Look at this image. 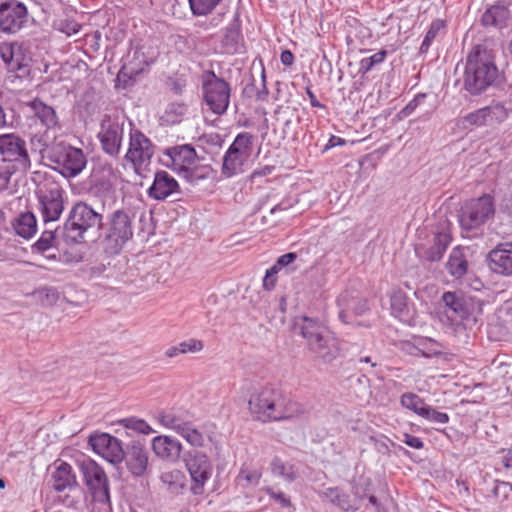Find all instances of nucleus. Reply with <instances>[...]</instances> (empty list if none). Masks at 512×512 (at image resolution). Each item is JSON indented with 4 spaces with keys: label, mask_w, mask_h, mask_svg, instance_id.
Returning <instances> with one entry per match:
<instances>
[{
    "label": "nucleus",
    "mask_w": 512,
    "mask_h": 512,
    "mask_svg": "<svg viewBox=\"0 0 512 512\" xmlns=\"http://www.w3.org/2000/svg\"><path fill=\"white\" fill-rule=\"evenodd\" d=\"M295 329L305 339L307 350L313 359L331 363L339 356L338 339L318 320L306 316L298 318L295 321Z\"/></svg>",
    "instance_id": "nucleus-1"
},
{
    "label": "nucleus",
    "mask_w": 512,
    "mask_h": 512,
    "mask_svg": "<svg viewBox=\"0 0 512 512\" xmlns=\"http://www.w3.org/2000/svg\"><path fill=\"white\" fill-rule=\"evenodd\" d=\"M248 404L251 414L261 422L291 419L304 412L301 405L287 401L279 391L271 387L253 393Z\"/></svg>",
    "instance_id": "nucleus-2"
},
{
    "label": "nucleus",
    "mask_w": 512,
    "mask_h": 512,
    "mask_svg": "<svg viewBox=\"0 0 512 512\" xmlns=\"http://www.w3.org/2000/svg\"><path fill=\"white\" fill-rule=\"evenodd\" d=\"M498 77V69L488 53L479 47L473 49L466 59L463 85L472 95H479L491 86Z\"/></svg>",
    "instance_id": "nucleus-3"
},
{
    "label": "nucleus",
    "mask_w": 512,
    "mask_h": 512,
    "mask_svg": "<svg viewBox=\"0 0 512 512\" xmlns=\"http://www.w3.org/2000/svg\"><path fill=\"white\" fill-rule=\"evenodd\" d=\"M102 220V215L88 204L76 203L62 229L65 242L74 244L84 241L85 233L89 229L100 228Z\"/></svg>",
    "instance_id": "nucleus-4"
},
{
    "label": "nucleus",
    "mask_w": 512,
    "mask_h": 512,
    "mask_svg": "<svg viewBox=\"0 0 512 512\" xmlns=\"http://www.w3.org/2000/svg\"><path fill=\"white\" fill-rule=\"evenodd\" d=\"M253 135L241 132L236 135L224 153L221 173L226 178L242 174L248 167L253 152Z\"/></svg>",
    "instance_id": "nucleus-5"
},
{
    "label": "nucleus",
    "mask_w": 512,
    "mask_h": 512,
    "mask_svg": "<svg viewBox=\"0 0 512 512\" xmlns=\"http://www.w3.org/2000/svg\"><path fill=\"white\" fill-rule=\"evenodd\" d=\"M445 306L444 317L441 321L450 326H457L463 320L473 317L480 313L482 304L473 297L465 296L460 292H445L442 296Z\"/></svg>",
    "instance_id": "nucleus-6"
},
{
    "label": "nucleus",
    "mask_w": 512,
    "mask_h": 512,
    "mask_svg": "<svg viewBox=\"0 0 512 512\" xmlns=\"http://www.w3.org/2000/svg\"><path fill=\"white\" fill-rule=\"evenodd\" d=\"M48 158L53 164L54 170L66 178H72L80 174L87 163L81 149L62 143L51 149Z\"/></svg>",
    "instance_id": "nucleus-7"
},
{
    "label": "nucleus",
    "mask_w": 512,
    "mask_h": 512,
    "mask_svg": "<svg viewBox=\"0 0 512 512\" xmlns=\"http://www.w3.org/2000/svg\"><path fill=\"white\" fill-rule=\"evenodd\" d=\"M165 165L189 182L205 178L197 174V154L193 147L180 145L168 148L165 152Z\"/></svg>",
    "instance_id": "nucleus-8"
},
{
    "label": "nucleus",
    "mask_w": 512,
    "mask_h": 512,
    "mask_svg": "<svg viewBox=\"0 0 512 512\" xmlns=\"http://www.w3.org/2000/svg\"><path fill=\"white\" fill-rule=\"evenodd\" d=\"M494 212L491 196L483 195L472 199L462 207L459 217L461 228L466 232L478 230L494 215Z\"/></svg>",
    "instance_id": "nucleus-9"
},
{
    "label": "nucleus",
    "mask_w": 512,
    "mask_h": 512,
    "mask_svg": "<svg viewBox=\"0 0 512 512\" xmlns=\"http://www.w3.org/2000/svg\"><path fill=\"white\" fill-rule=\"evenodd\" d=\"M0 160L22 173L31 168L26 141L15 133L0 134Z\"/></svg>",
    "instance_id": "nucleus-10"
},
{
    "label": "nucleus",
    "mask_w": 512,
    "mask_h": 512,
    "mask_svg": "<svg viewBox=\"0 0 512 512\" xmlns=\"http://www.w3.org/2000/svg\"><path fill=\"white\" fill-rule=\"evenodd\" d=\"M182 459L191 478V492L201 495L212 476L213 466L209 457L198 450H190Z\"/></svg>",
    "instance_id": "nucleus-11"
},
{
    "label": "nucleus",
    "mask_w": 512,
    "mask_h": 512,
    "mask_svg": "<svg viewBox=\"0 0 512 512\" xmlns=\"http://www.w3.org/2000/svg\"><path fill=\"white\" fill-rule=\"evenodd\" d=\"M203 95L206 106L216 115L227 111L230 102V88L227 82L213 72L203 76Z\"/></svg>",
    "instance_id": "nucleus-12"
},
{
    "label": "nucleus",
    "mask_w": 512,
    "mask_h": 512,
    "mask_svg": "<svg viewBox=\"0 0 512 512\" xmlns=\"http://www.w3.org/2000/svg\"><path fill=\"white\" fill-rule=\"evenodd\" d=\"M154 150V144L144 133L135 128L130 129L125 159L137 173L146 170L150 165Z\"/></svg>",
    "instance_id": "nucleus-13"
},
{
    "label": "nucleus",
    "mask_w": 512,
    "mask_h": 512,
    "mask_svg": "<svg viewBox=\"0 0 512 512\" xmlns=\"http://www.w3.org/2000/svg\"><path fill=\"white\" fill-rule=\"evenodd\" d=\"M158 56V51L150 45H140L132 48L118 73L119 80L132 79L143 73L147 67L154 63Z\"/></svg>",
    "instance_id": "nucleus-14"
},
{
    "label": "nucleus",
    "mask_w": 512,
    "mask_h": 512,
    "mask_svg": "<svg viewBox=\"0 0 512 512\" xmlns=\"http://www.w3.org/2000/svg\"><path fill=\"white\" fill-rule=\"evenodd\" d=\"M64 191L55 183L44 185L37 191L39 208L45 224L57 221L64 210Z\"/></svg>",
    "instance_id": "nucleus-15"
},
{
    "label": "nucleus",
    "mask_w": 512,
    "mask_h": 512,
    "mask_svg": "<svg viewBox=\"0 0 512 512\" xmlns=\"http://www.w3.org/2000/svg\"><path fill=\"white\" fill-rule=\"evenodd\" d=\"M80 470L93 499L101 503L108 502L109 486L104 470L91 459L83 460L80 463Z\"/></svg>",
    "instance_id": "nucleus-16"
},
{
    "label": "nucleus",
    "mask_w": 512,
    "mask_h": 512,
    "mask_svg": "<svg viewBox=\"0 0 512 512\" xmlns=\"http://www.w3.org/2000/svg\"><path fill=\"white\" fill-rule=\"evenodd\" d=\"M27 8L18 1H8L0 5V31L14 34L26 24Z\"/></svg>",
    "instance_id": "nucleus-17"
},
{
    "label": "nucleus",
    "mask_w": 512,
    "mask_h": 512,
    "mask_svg": "<svg viewBox=\"0 0 512 512\" xmlns=\"http://www.w3.org/2000/svg\"><path fill=\"white\" fill-rule=\"evenodd\" d=\"M89 443L93 451L112 464L123 461L124 451L121 441L106 433L90 436Z\"/></svg>",
    "instance_id": "nucleus-18"
},
{
    "label": "nucleus",
    "mask_w": 512,
    "mask_h": 512,
    "mask_svg": "<svg viewBox=\"0 0 512 512\" xmlns=\"http://www.w3.org/2000/svg\"><path fill=\"white\" fill-rule=\"evenodd\" d=\"M133 236L132 224L129 215L121 210L115 211L110 220L107 239L113 243L112 249L118 252Z\"/></svg>",
    "instance_id": "nucleus-19"
},
{
    "label": "nucleus",
    "mask_w": 512,
    "mask_h": 512,
    "mask_svg": "<svg viewBox=\"0 0 512 512\" xmlns=\"http://www.w3.org/2000/svg\"><path fill=\"white\" fill-rule=\"evenodd\" d=\"M339 318L345 324H354L355 316H360L368 310L367 301L355 292L344 291L337 298Z\"/></svg>",
    "instance_id": "nucleus-20"
},
{
    "label": "nucleus",
    "mask_w": 512,
    "mask_h": 512,
    "mask_svg": "<svg viewBox=\"0 0 512 512\" xmlns=\"http://www.w3.org/2000/svg\"><path fill=\"white\" fill-rule=\"evenodd\" d=\"M154 455L162 461L176 463L182 454V443L170 435H158L151 440Z\"/></svg>",
    "instance_id": "nucleus-21"
},
{
    "label": "nucleus",
    "mask_w": 512,
    "mask_h": 512,
    "mask_svg": "<svg viewBox=\"0 0 512 512\" xmlns=\"http://www.w3.org/2000/svg\"><path fill=\"white\" fill-rule=\"evenodd\" d=\"M487 261L494 273L512 276V242L497 245L488 253Z\"/></svg>",
    "instance_id": "nucleus-22"
},
{
    "label": "nucleus",
    "mask_w": 512,
    "mask_h": 512,
    "mask_svg": "<svg viewBox=\"0 0 512 512\" xmlns=\"http://www.w3.org/2000/svg\"><path fill=\"white\" fill-rule=\"evenodd\" d=\"M123 459L128 471L133 476L141 477L148 468L149 453L141 442L135 441L127 446Z\"/></svg>",
    "instance_id": "nucleus-23"
},
{
    "label": "nucleus",
    "mask_w": 512,
    "mask_h": 512,
    "mask_svg": "<svg viewBox=\"0 0 512 512\" xmlns=\"http://www.w3.org/2000/svg\"><path fill=\"white\" fill-rule=\"evenodd\" d=\"M98 136L105 153L111 156L119 154L123 139V128L118 123L103 122Z\"/></svg>",
    "instance_id": "nucleus-24"
},
{
    "label": "nucleus",
    "mask_w": 512,
    "mask_h": 512,
    "mask_svg": "<svg viewBox=\"0 0 512 512\" xmlns=\"http://www.w3.org/2000/svg\"><path fill=\"white\" fill-rule=\"evenodd\" d=\"M354 497L344 493L339 488H327L322 492V496L338 506L344 512L357 511L361 506V500L364 494H361L357 487L353 488Z\"/></svg>",
    "instance_id": "nucleus-25"
},
{
    "label": "nucleus",
    "mask_w": 512,
    "mask_h": 512,
    "mask_svg": "<svg viewBox=\"0 0 512 512\" xmlns=\"http://www.w3.org/2000/svg\"><path fill=\"white\" fill-rule=\"evenodd\" d=\"M154 418L161 426L178 434L191 420L192 416L186 410L169 408L158 411Z\"/></svg>",
    "instance_id": "nucleus-26"
},
{
    "label": "nucleus",
    "mask_w": 512,
    "mask_h": 512,
    "mask_svg": "<svg viewBox=\"0 0 512 512\" xmlns=\"http://www.w3.org/2000/svg\"><path fill=\"white\" fill-rule=\"evenodd\" d=\"M179 191V184L166 171H159L155 174L154 181L148 190L149 196L156 200H165Z\"/></svg>",
    "instance_id": "nucleus-27"
},
{
    "label": "nucleus",
    "mask_w": 512,
    "mask_h": 512,
    "mask_svg": "<svg viewBox=\"0 0 512 512\" xmlns=\"http://www.w3.org/2000/svg\"><path fill=\"white\" fill-rule=\"evenodd\" d=\"M391 312L393 316L408 325H415L416 311L408 302L406 294L401 290H395L390 296Z\"/></svg>",
    "instance_id": "nucleus-28"
},
{
    "label": "nucleus",
    "mask_w": 512,
    "mask_h": 512,
    "mask_svg": "<svg viewBox=\"0 0 512 512\" xmlns=\"http://www.w3.org/2000/svg\"><path fill=\"white\" fill-rule=\"evenodd\" d=\"M27 113L34 115L47 129H54L59 126L56 111L39 99L25 103Z\"/></svg>",
    "instance_id": "nucleus-29"
},
{
    "label": "nucleus",
    "mask_w": 512,
    "mask_h": 512,
    "mask_svg": "<svg viewBox=\"0 0 512 512\" xmlns=\"http://www.w3.org/2000/svg\"><path fill=\"white\" fill-rule=\"evenodd\" d=\"M51 477L54 489L59 492L72 487L76 483L72 467L66 462L55 463V469Z\"/></svg>",
    "instance_id": "nucleus-30"
},
{
    "label": "nucleus",
    "mask_w": 512,
    "mask_h": 512,
    "mask_svg": "<svg viewBox=\"0 0 512 512\" xmlns=\"http://www.w3.org/2000/svg\"><path fill=\"white\" fill-rule=\"evenodd\" d=\"M446 269L455 279H460L467 273L468 261L463 248L455 247L452 249L446 263Z\"/></svg>",
    "instance_id": "nucleus-31"
},
{
    "label": "nucleus",
    "mask_w": 512,
    "mask_h": 512,
    "mask_svg": "<svg viewBox=\"0 0 512 512\" xmlns=\"http://www.w3.org/2000/svg\"><path fill=\"white\" fill-rule=\"evenodd\" d=\"M13 228L17 235L30 239L37 231V220L33 213H21L14 221Z\"/></svg>",
    "instance_id": "nucleus-32"
},
{
    "label": "nucleus",
    "mask_w": 512,
    "mask_h": 512,
    "mask_svg": "<svg viewBox=\"0 0 512 512\" xmlns=\"http://www.w3.org/2000/svg\"><path fill=\"white\" fill-rule=\"evenodd\" d=\"M161 482L174 494H179L186 486V476L179 469L165 471L160 476Z\"/></svg>",
    "instance_id": "nucleus-33"
},
{
    "label": "nucleus",
    "mask_w": 512,
    "mask_h": 512,
    "mask_svg": "<svg viewBox=\"0 0 512 512\" xmlns=\"http://www.w3.org/2000/svg\"><path fill=\"white\" fill-rule=\"evenodd\" d=\"M509 16V11L500 5L488 8L482 15L481 21L484 26L501 27L505 24Z\"/></svg>",
    "instance_id": "nucleus-34"
},
{
    "label": "nucleus",
    "mask_w": 512,
    "mask_h": 512,
    "mask_svg": "<svg viewBox=\"0 0 512 512\" xmlns=\"http://www.w3.org/2000/svg\"><path fill=\"white\" fill-rule=\"evenodd\" d=\"M400 404L403 408L412 411L420 417L427 407L424 399L413 392L403 393L400 397Z\"/></svg>",
    "instance_id": "nucleus-35"
},
{
    "label": "nucleus",
    "mask_w": 512,
    "mask_h": 512,
    "mask_svg": "<svg viewBox=\"0 0 512 512\" xmlns=\"http://www.w3.org/2000/svg\"><path fill=\"white\" fill-rule=\"evenodd\" d=\"M118 424L127 430H132L136 433L149 435L155 433L151 425L143 419L137 417H127L120 419Z\"/></svg>",
    "instance_id": "nucleus-36"
},
{
    "label": "nucleus",
    "mask_w": 512,
    "mask_h": 512,
    "mask_svg": "<svg viewBox=\"0 0 512 512\" xmlns=\"http://www.w3.org/2000/svg\"><path fill=\"white\" fill-rule=\"evenodd\" d=\"M178 435L194 447H202L205 442L203 433L196 428L192 419L179 431Z\"/></svg>",
    "instance_id": "nucleus-37"
},
{
    "label": "nucleus",
    "mask_w": 512,
    "mask_h": 512,
    "mask_svg": "<svg viewBox=\"0 0 512 512\" xmlns=\"http://www.w3.org/2000/svg\"><path fill=\"white\" fill-rule=\"evenodd\" d=\"M272 473L283 478L285 481L292 482L297 477V471L294 465L285 463L279 458H275L271 464Z\"/></svg>",
    "instance_id": "nucleus-38"
},
{
    "label": "nucleus",
    "mask_w": 512,
    "mask_h": 512,
    "mask_svg": "<svg viewBox=\"0 0 512 512\" xmlns=\"http://www.w3.org/2000/svg\"><path fill=\"white\" fill-rule=\"evenodd\" d=\"M449 242V236L446 233H438L435 237V244L426 252L425 259L429 261L440 260L449 245Z\"/></svg>",
    "instance_id": "nucleus-39"
},
{
    "label": "nucleus",
    "mask_w": 512,
    "mask_h": 512,
    "mask_svg": "<svg viewBox=\"0 0 512 512\" xmlns=\"http://www.w3.org/2000/svg\"><path fill=\"white\" fill-rule=\"evenodd\" d=\"M485 112V119L487 126L498 124L503 122L508 117V111L504 105L495 103L486 107H483Z\"/></svg>",
    "instance_id": "nucleus-40"
},
{
    "label": "nucleus",
    "mask_w": 512,
    "mask_h": 512,
    "mask_svg": "<svg viewBox=\"0 0 512 512\" xmlns=\"http://www.w3.org/2000/svg\"><path fill=\"white\" fill-rule=\"evenodd\" d=\"M30 61L31 59L23 54L22 48L20 46L19 56L13 57V59L7 65V68L12 72H16L19 77H23L29 72Z\"/></svg>",
    "instance_id": "nucleus-41"
},
{
    "label": "nucleus",
    "mask_w": 512,
    "mask_h": 512,
    "mask_svg": "<svg viewBox=\"0 0 512 512\" xmlns=\"http://www.w3.org/2000/svg\"><path fill=\"white\" fill-rule=\"evenodd\" d=\"M193 15L205 16L211 13L221 0H188Z\"/></svg>",
    "instance_id": "nucleus-42"
},
{
    "label": "nucleus",
    "mask_w": 512,
    "mask_h": 512,
    "mask_svg": "<svg viewBox=\"0 0 512 512\" xmlns=\"http://www.w3.org/2000/svg\"><path fill=\"white\" fill-rule=\"evenodd\" d=\"M386 57H387V51L380 50L370 57L361 59L359 62L358 72L362 75L367 74L374 68V66L383 63L385 61Z\"/></svg>",
    "instance_id": "nucleus-43"
},
{
    "label": "nucleus",
    "mask_w": 512,
    "mask_h": 512,
    "mask_svg": "<svg viewBox=\"0 0 512 512\" xmlns=\"http://www.w3.org/2000/svg\"><path fill=\"white\" fill-rule=\"evenodd\" d=\"M417 339L420 356L431 358L440 354L441 346L436 341L426 337H419Z\"/></svg>",
    "instance_id": "nucleus-44"
},
{
    "label": "nucleus",
    "mask_w": 512,
    "mask_h": 512,
    "mask_svg": "<svg viewBox=\"0 0 512 512\" xmlns=\"http://www.w3.org/2000/svg\"><path fill=\"white\" fill-rule=\"evenodd\" d=\"M443 22L440 21V20H436V21H433L421 43V46H420V52L421 53H426L433 40L436 38V36L438 35L439 31L443 28Z\"/></svg>",
    "instance_id": "nucleus-45"
},
{
    "label": "nucleus",
    "mask_w": 512,
    "mask_h": 512,
    "mask_svg": "<svg viewBox=\"0 0 512 512\" xmlns=\"http://www.w3.org/2000/svg\"><path fill=\"white\" fill-rule=\"evenodd\" d=\"M54 240V232L52 230H46L41 234L40 238L34 243L33 250L41 254H45L53 247Z\"/></svg>",
    "instance_id": "nucleus-46"
},
{
    "label": "nucleus",
    "mask_w": 512,
    "mask_h": 512,
    "mask_svg": "<svg viewBox=\"0 0 512 512\" xmlns=\"http://www.w3.org/2000/svg\"><path fill=\"white\" fill-rule=\"evenodd\" d=\"M485 112L483 110V108H480L474 112H471L469 114H467L465 117H463L462 119V124L464 127H467V126H477V127H480V126H485L487 125V121L485 119Z\"/></svg>",
    "instance_id": "nucleus-47"
},
{
    "label": "nucleus",
    "mask_w": 512,
    "mask_h": 512,
    "mask_svg": "<svg viewBox=\"0 0 512 512\" xmlns=\"http://www.w3.org/2000/svg\"><path fill=\"white\" fill-rule=\"evenodd\" d=\"M421 417L438 424H446L449 422V415L447 413L440 412L429 405H427Z\"/></svg>",
    "instance_id": "nucleus-48"
},
{
    "label": "nucleus",
    "mask_w": 512,
    "mask_h": 512,
    "mask_svg": "<svg viewBox=\"0 0 512 512\" xmlns=\"http://www.w3.org/2000/svg\"><path fill=\"white\" fill-rule=\"evenodd\" d=\"M17 172H22V170L14 169L13 166L5 163L0 164V192L8 188L12 175Z\"/></svg>",
    "instance_id": "nucleus-49"
},
{
    "label": "nucleus",
    "mask_w": 512,
    "mask_h": 512,
    "mask_svg": "<svg viewBox=\"0 0 512 512\" xmlns=\"http://www.w3.org/2000/svg\"><path fill=\"white\" fill-rule=\"evenodd\" d=\"M19 47L20 45L7 43L0 46V56L6 66L13 59V57L19 56Z\"/></svg>",
    "instance_id": "nucleus-50"
},
{
    "label": "nucleus",
    "mask_w": 512,
    "mask_h": 512,
    "mask_svg": "<svg viewBox=\"0 0 512 512\" xmlns=\"http://www.w3.org/2000/svg\"><path fill=\"white\" fill-rule=\"evenodd\" d=\"M203 347V342L197 339H189L178 344V349H180L182 354L197 353L200 352Z\"/></svg>",
    "instance_id": "nucleus-51"
},
{
    "label": "nucleus",
    "mask_w": 512,
    "mask_h": 512,
    "mask_svg": "<svg viewBox=\"0 0 512 512\" xmlns=\"http://www.w3.org/2000/svg\"><path fill=\"white\" fill-rule=\"evenodd\" d=\"M266 493L269 495L271 499L276 501L280 507L282 508H290L291 507V501L288 496H286L284 493L275 491L272 488H267Z\"/></svg>",
    "instance_id": "nucleus-52"
},
{
    "label": "nucleus",
    "mask_w": 512,
    "mask_h": 512,
    "mask_svg": "<svg viewBox=\"0 0 512 512\" xmlns=\"http://www.w3.org/2000/svg\"><path fill=\"white\" fill-rule=\"evenodd\" d=\"M277 274L278 271L276 270V267L273 266L266 271L263 279V287L266 290H271L274 288L277 281Z\"/></svg>",
    "instance_id": "nucleus-53"
},
{
    "label": "nucleus",
    "mask_w": 512,
    "mask_h": 512,
    "mask_svg": "<svg viewBox=\"0 0 512 512\" xmlns=\"http://www.w3.org/2000/svg\"><path fill=\"white\" fill-rule=\"evenodd\" d=\"M425 94H417L401 111L404 117L411 115L417 106L425 99Z\"/></svg>",
    "instance_id": "nucleus-54"
},
{
    "label": "nucleus",
    "mask_w": 512,
    "mask_h": 512,
    "mask_svg": "<svg viewBox=\"0 0 512 512\" xmlns=\"http://www.w3.org/2000/svg\"><path fill=\"white\" fill-rule=\"evenodd\" d=\"M297 259V254L295 252H289L282 256H280L276 263L273 265V267H276V270L279 272V270L282 267H286L293 263Z\"/></svg>",
    "instance_id": "nucleus-55"
},
{
    "label": "nucleus",
    "mask_w": 512,
    "mask_h": 512,
    "mask_svg": "<svg viewBox=\"0 0 512 512\" xmlns=\"http://www.w3.org/2000/svg\"><path fill=\"white\" fill-rule=\"evenodd\" d=\"M401 441L413 449H422L424 446L421 438L410 435L408 433H404L402 435Z\"/></svg>",
    "instance_id": "nucleus-56"
},
{
    "label": "nucleus",
    "mask_w": 512,
    "mask_h": 512,
    "mask_svg": "<svg viewBox=\"0 0 512 512\" xmlns=\"http://www.w3.org/2000/svg\"><path fill=\"white\" fill-rule=\"evenodd\" d=\"M402 349L412 355V356H420L419 348H418V339L416 338L414 342H405L402 345Z\"/></svg>",
    "instance_id": "nucleus-57"
},
{
    "label": "nucleus",
    "mask_w": 512,
    "mask_h": 512,
    "mask_svg": "<svg viewBox=\"0 0 512 512\" xmlns=\"http://www.w3.org/2000/svg\"><path fill=\"white\" fill-rule=\"evenodd\" d=\"M273 170H274V166L266 165V166L255 169L253 171V173L251 174V177L252 178L265 177V176L270 175L273 172Z\"/></svg>",
    "instance_id": "nucleus-58"
},
{
    "label": "nucleus",
    "mask_w": 512,
    "mask_h": 512,
    "mask_svg": "<svg viewBox=\"0 0 512 512\" xmlns=\"http://www.w3.org/2000/svg\"><path fill=\"white\" fill-rule=\"evenodd\" d=\"M280 60L283 65L290 66L294 62V55L289 50H284L280 55Z\"/></svg>",
    "instance_id": "nucleus-59"
},
{
    "label": "nucleus",
    "mask_w": 512,
    "mask_h": 512,
    "mask_svg": "<svg viewBox=\"0 0 512 512\" xmlns=\"http://www.w3.org/2000/svg\"><path fill=\"white\" fill-rule=\"evenodd\" d=\"M345 144V140L341 137L332 135L326 144V149H330L336 146H342Z\"/></svg>",
    "instance_id": "nucleus-60"
},
{
    "label": "nucleus",
    "mask_w": 512,
    "mask_h": 512,
    "mask_svg": "<svg viewBox=\"0 0 512 512\" xmlns=\"http://www.w3.org/2000/svg\"><path fill=\"white\" fill-rule=\"evenodd\" d=\"M172 111L176 112L179 115H183L186 111V107L182 104H172L169 106L167 112L169 113Z\"/></svg>",
    "instance_id": "nucleus-61"
},
{
    "label": "nucleus",
    "mask_w": 512,
    "mask_h": 512,
    "mask_svg": "<svg viewBox=\"0 0 512 512\" xmlns=\"http://www.w3.org/2000/svg\"><path fill=\"white\" fill-rule=\"evenodd\" d=\"M307 95H308V98H309V101H310V104L312 107H317V108L322 107V104L317 100L315 94L310 89H307Z\"/></svg>",
    "instance_id": "nucleus-62"
},
{
    "label": "nucleus",
    "mask_w": 512,
    "mask_h": 512,
    "mask_svg": "<svg viewBox=\"0 0 512 512\" xmlns=\"http://www.w3.org/2000/svg\"><path fill=\"white\" fill-rule=\"evenodd\" d=\"M165 354L167 357L173 358L182 353L180 352V349H178V345H176V346H172V347L168 348L166 350Z\"/></svg>",
    "instance_id": "nucleus-63"
},
{
    "label": "nucleus",
    "mask_w": 512,
    "mask_h": 512,
    "mask_svg": "<svg viewBox=\"0 0 512 512\" xmlns=\"http://www.w3.org/2000/svg\"><path fill=\"white\" fill-rule=\"evenodd\" d=\"M503 463H504V466L507 468L512 467V445H511V448L506 453V455L504 456Z\"/></svg>",
    "instance_id": "nucleus-64"
}]
</instances>
